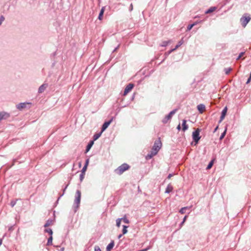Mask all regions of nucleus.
Listing matches in <instances>:
<instances>
[{
    "label": "nucleus",
    "instance_id": "obj_33",
    "mask_svg": "<svg viewBox=\"0 0 251 251\" xmlns=\"http://www.w3.org/2000/svg\"><path fill=\"white\" fill-rule=\"evenodd\" d=\"M121 221H122V219H121V218H118L116 220V226L118 227H120V226L121 225Z\"/></svg>",
    "mask_w": 251,
    "mask_h": 251
},
{
    "label": "nucleus",
    "instance_id": "obj_9",
    "mask_svg": "<svg viewBox=\"0 0 251 251\" xmlns=\"http://www.w3.org/2000/svg\"><path fill=\"white\" fill-rule=\"evenodd\" d=\"M31 103L29 102H21L16 105V107L19 110H22L24 108L26 107L27 104H30Z\"/></svg>",
    "mask_w": 251,
    "mask_h": 251
},
{
    "label": "nucleus",
    "instance_id": "obj_51",
    "mask_svg": "<svg viewBox=\"0 0 251 251\" xmlns=\"http://www.w3.org/2000/svg\"><path fill=\"white\" fill-rule=\"evenodd\" d=\"M2 242V239H0V246L1 245Z\"/></svg>",
    "mask_w": 251,
    "mask_h": 251
},
{
    "label": "nucleus",
    "instance_id": "obj_1",
    "mask_svg": "<svg viewBox=\"0 0 251 251\" xmlns=\"http://www.w3.org/2000/svg\"><path fill=\"white\" fill-rule=\"evenodd\" d=\"M161 142L160 140L159 139L158 140L155 141L153 146H152L151 151L150 152L146 155V159L147 160H149L151 159L153 156L155 155L159 150L161 147Z\"/></svg>",
    "mask_w": 251,
    "mask_h": 251
},
{
    "label": "nucleus",
    "instance_id": "obj_40",
    "mask_svg": "<svg viewBox=\"0 0 251 251\" xmlns=\"http://www.w3.org/2000/svg\"><path fill=\"white\" fill-rule=\"evenodd\" d=\"M4 20V17L3 16H1L0 17V25L1 24L2 22Z\"/></svg>",
    "mask_w": 251,
    "mask_h": 251
},
{
    "label": "nucleus",
    "instance_id": "obj_44",
    "mask_svg": "<svg viewBox=\"0 0 251 251\" xmlns=\"http://www.w3.org/2000/svg\"><path fill=\"white\" fill-rule=\"evenodd\" d=\"M133 10V5L132 3H131L129 6V11H131Z\"/></svg>",
    "mask_w": 251,
    "mask_h": 251
},
{
    "label": "nucleus",
    "instance_id": "obj_47",
    "mask_svg": "<svg viewBox=\"0 0 251 251\" xmlns=\"http://www.w3.org/2000/svg\"><path fill=\"white\" fill-rule=\"evenodd\" d=\"M173 176V174H170L168 176L167 178H168V179H170V178H171V177Z\"/></svg>",
    "mask_w": 251,
    "mask_h": 251
},
{
    "label": "nucleus",
    "instance_id": "obj_43",
    "mask_svg": "<svg viewBox=\"0 0 251 251\" xmlns=\"http://www.w3.org/2000/svg\"><path fill=\"white\" fill-rule=\"evenodd\" d=\"M251 81V75H250L249 77L248 78L247 82H246V84H248Z\"/></svg>",
    "mask_w": 251,
    "mask_h": 251
},
{
    "label": "nucleus",
    "instance_id": "obj_37",
    "mask_svg": "<svg viewBox=\"0 0 251 251\" xmlns=\"http://www.w3.org/2000/svg\"><path fill=\"white\" fill-rule=\"evenodd\" d=\"M84 177V173H81L79 176V179L80 181L81 182Z\"/></svg>",
    "mask_w": 251,
    "mask_h": 251
},
{
    "label": "nucleus",
    "instance_id": "obj_35",
    "mask_svg": "<svg viewBox=\"0 0 251 251\" xmlns=\"http://www.w3.org/2000/svg\"><path fill=\"white\" fill-rule=\"evenodd\" d=\"M187 208V207H182L181 208L180 210H179V212L181 213V214H184L185 213V210Z\"/></svg>",
    "mask_w": 251,
    "mask_h": 251
},
{
    "label": "nucleus",
    "instance_id": "obj_8",
    "mask_svg": "<svg viewBox=\"0 0 251 251\" xmlns=\"http://www.w3.org/2000/svg\"><path fill=\"white\" fill-rule=\"evenodd\" d=\"M133 87L134 84L132 83H129L128 85H127L125 89L124 95H126L131 90Z\"/></svg>",
    "mask_w": 251,
    "mask_h": 251
},
{
    "label": "nucleus",
    "instance_id": "obj_22",
    "mask_svg": "<svg viewBox=\"0 0 251 251\" xmlns=\"http://www.w3.org/2000/svg\"><path fill=\"white\" fill-rule=\"evenodd\" d=\"M183 43V39H182L180 41H179L178 42L175 48L174 49H173V50H176L179 47H180Z\"/></svg>",
    "mask_w": 251,
    "mask_h": 251
},
{
    "label": "nucleus",
    "instance_id": "obj_50",
    "mask_svg": "<svg viewBox=\"0 0 251 251\" xmlns=\"http://www.w3.org/2000/svg\"><path fill=\"white\" fill-rule=\"evenodd\" d=\"M123 234H120V235L118 236V239H120V238L122 237V236H123Z\"/></svg>",
    "mask_w": 251,
    "mask_h": 251
},
{
    "label": "nucleus",
    "instance_id": "obj_28",
    "mask_svg": "<svg viewBox=\"0 0 251 251\" xmlns=\"http://www.w3.org/2000/svg\"><path fill=\"white\" fill-rule=\"evenodd\" d=\"M121 219H122V220L125 223H126V224H129V221L127 219V218L126 217V216H125L123 218H121Z\"/></svg>",
    "mask_w": 251,
    "mask_h": 251
},
{
    "label": "nucleus",
    "instance_id": "obj_55",
    "mask_svg": "<svg viewBox=\"0 0 251 251\" xmlns=\"http://www.w3.org/2000/svg\"><path fill=\"white\" fill-rule=\"evenodd\" d=\"M59 200V199H57V201H56V203H58Z\"/></svg>",
    "mask_w": 251,
    "mask_h": 251
},
{
    "label": "nucleus",
    "instance_id": "obj_38",
    "mask_svg": "<svg viewBox=\"0 0 251 251\" xmlns=\"http://www.w3.org/2000/svg\"><path fill=\"white\" fill-rule=\"evenodd\" d=\"M87 167V166H86V165H84L83 166V167L82 168V169L81 170V173H84V174L85 173V172L86 170Z\"/></svg>",
    "mask_w": 251,
    "mask_h": 251
},
{
    "label": "nucleus",
    "instance_id": "obj_49",
    "mask_svg": "<svg viewBox=\"0 0 251 251\" xmlns=\"http://www.w3.org/2000/svg\"><path fill=\"white\" fill-rule=\"evenodd\" d=\"M218 126H217L216 127V128L214 129V132H216V130L218 129Z\"/></svg>",
    "mask_w": 251,
    "mask_h": 251
},
{
    "label": "nucleus",
    "instance_id": "obj_15",
    "mask_svg": "<svg viewBox=\"0 0 251 251\" xmlns=\"http://www.w3.org/2000/svg\"><path fill=\"white\" fill-rule=\"evenodd\" d=\"M105 9V6L102 7V8H101V10H100V12L99 16H98V19L99 20H102V16L103 15V13H104Z\"/></svg>",
    "mask_w": 251,
    "mask_h": 251
},
{
    "label": "nucleus",
    "instance_id": "obj_24",
    "mask_svg": "<svg viewBox=\"0 0 251 251\" xmlns=\"http://www.w3.org/2000/svg\"><path fill=\"white\" fill-rule=\"evenodd\" d=\"M45 232L48 233L50 236H52L53 232L50 228H46L44 230Z\"/></svg>",
    "mask_w": 251,
    "mask_h": 251
},
{
    "label": "nucleus",
    "instance_id": "obj_39",
    "mask_svg": "<svg viewBox=\"0 0 251 251\" xmlns=\"http://www.w3.org/2000/svg\"><path fill=\"white\" fill-rule=\"evenodd\" d=\"M94 251H101V250L99 246H96L95 247Z\"/></svg>",
    "mask_w": 251,
    "mask_h": 251
},
{
    "label": "nucleus",
    "instance_id": "obj_18",
    "mask_svg": "<svg viewBox=\"0 0 251 251\" xmlns=\"http://www.w3.org/2000/svg\"><path fill=\"white\" fill-rule=\"evenodd\" d=\"M53 220L51 219H49L45 224L44 226L45 227H48L49 226L52 225Z\"/></svg>",
    "mask_w": 251,
    "mask_h": 251
},
{
    "label": "nucleus",
    "instance_id": "obj_2",
    "mask_svg": "<svg viewBox=\"0 0 251 251\" xmlns=\"http://www.w3.org/2000/svg\"><path fill=\"white\" fill-rule=\"evenodd\" d=\"M81 191L79 190H77L75 195V199L74 201V205L73 206V208L75 213L77 211L79 207Z\"/></svg>",
    "mask_w": 251,
    "mask_h": 251
},
{
    "label": "nucleus",
    "instance_id": "obj_21",
    "mask_svg": "<svg viewBox=\"0 0 251 251\" xmlns=\"http://www.w3.org/2000/svg\"><path fill=\"white\" fill-rule=\"evenodd\" d=\"M216 9V7H211L210 8H209L208 10H207L205 12V14L210 13L213 12Z\"/></svg>",
    "mask_w": 251,
    "mask_h": 251
},
{
    "label": "nucleus",
    "instance_id": "obj_6",
    "mask_svg": "<svg viewBox=\"0 0 251 251\" xmlns=\"http://www.w3.org/2000/svg\"><path fill=\"white\" fill-rule=\"evenodd\" d=\"M177 109H175L171 111L167 115H166L164 119L162 120V122L163 124H166L169 120H170L172 116L176 113L177 111Z\"/></svg>",
    "mask_w": 251,
    "mask_h": 251
},
{
    "label": "nucleus",
    "instance_id": "obj_17",
    "mask_svg": "<svg viewBox=\"0 0 251 251\" xmlns=\"http://www.w3.org/2000/svg\"><path fill=\"white\" fill-rule=\"evenodd\" d=\"M226 112H227V108H226V107H225L223 109V110L222 111L221 115L220 117L221 118V120H224V119L225 117Z\"/></svg>",
    "mask_w": 251,
    "mask_h": 251
},
{
    "label": "nucleus",
    "instance_id": "obj_23",
    "mask_svg": "<svg viewBox=\"0 0 251 251\" xmlns=\"http://www.w3.org/2000/svg\"><path fill=\"white\" fill-rule=\"evenodd\" d=\"M52 239H53L52 235V236H50V237L48 239V242H47V246H50V245H52Z\"/></svg>",
    "mask_w": 251,
    "mask_h": 251
},
{
    "label": "nucleus",
    "instance_id": "obj_45",
    "mask_svg": "<svg viewBox=\"0 0 251 251\" xmlns=\"http://www.w3.org/2000/svg\"><path fill=\"white\" fill-rule=\"evenodd\" d=\"M89 159H86V161H85V165H86V166H88V163H89Z\"/></svg>",
    "mask_w": 251,
    "mask_h": 251
},
{
    "label": "nucleus",
    "instance_id": "obj_31",
    "mask_svg": "<svg viewBox=\"0 0 251 251\" xmlns=\"http://www.w3.org/2000/svg\"><path fill=\"white\" fill-rule=\"evenodd\" d=\"M226 128L225 131L221 134V135L220 137V140H222L223 138H224V137L226 135Z\"/></svg>",
    "mask_w": 251,
    "mask_h": 251
},
{
    "label": "nucleus",
    "instance_id": "obj_26",
    "mask_svg": "<svg viewBox=\"0 0 251 251\" xmlns=\"http://www.w3.org/2000/svg\"><path fill=\"white\" fill-rule=\"evenodd\" d=\"M197 23L196 22L192 24L189 25L187 27V30L188 31L190 30L194 26L197 25Z\"/></svg>",
    "mask_w": 251,
    "mask_h": 251
},
{
    "label": "nucleus",
    "instance_id": "obj_30",
    "mask_svg": "<svg viewBox=\"0 0 251 251\" xmlns=\"http://www.w3.org/2000/svg\"><path fill=\"white\" fill-rule=\"evenodd\" d=\"M231 70L232 69L231 68H226L224 69L225 73L226 75L228 74Z\"/></svg>",
    "mask_w": 251,
    "mask_h": 251
},
{
    "label": "nucleus",
    "instance_id": "obj_41",
    "mask_svg": "<svg viewBox=\"0 0 251 251\" xmlns=\"http://www.w3.org/2000/svg\"><path fill=\"white\" fill-rule=\"evenodd\" d=\"M187 218V216L186 215V216H184V218L183 219L182 222L180 224L181 225L183 224V223L185 222V220H186Z\"/></svg>",
    "mask_w": 251,
    "mask_h": 251
},
{
    "label": "nucleus",
    "instance_id": "obj_32",
    "mask_svg": "<svg viewBox=\"0 0 251 251\" xmlns=\"http://www.w3.org/2000/svg\"><path fill=\"white\" fill-rule=\"evenodd\" d=\"M213 160H211L208 164V165H207V167H206V169H210L212 166H213Z\"/></svg>",
    "mask_w": 251,
    "mask_h": 251
},
{
    "label": "nucleus",
    "instance_id": "obj_53",
    "mask_svg": "<svg viewBox=\"0 0 251 251\" xmlns=\"http://www.w3.org/2000/svg\"><path fill=\"white\" fill-rule=\"evenodd\" d=\"M64 251V248H61L60 250V251Z\"/></svg>",
    "mask_w": 251,
    "mask_h": 251
},
{
    "label": "nucleus",
    "instance_id": "obj_4",
    "mask_svg": "<svg viewBox=\"0 0 251 251\" xmlns=\"http://www.w3.org/2000/svg\"><path fill=\"white\" fill-rule=\"evenodd\" d=\"M251 19V17L249 14H244L240 19V22L242 26L245 27L248 23L250 21Z\"/></svg>",
    "mask_w": 251,
    "mask_h": 251
},
{
    "label": "nucleus",
    "instance_id": "obj_11",
    "mask_svg": "<svg viewBox=\"0 0 251 251\" xmlns=\"http://www.w3.org/2000/svg\"><path fill=\"white\" fill-rule=\"evenodd\" d=\"M48 84L47 83H43L42 85H41L39 89H38V92L39 93H43L45 90L48 87Z\"/></svg>",
    "mask_w": 251,
    "mask_h": 251
},
{
    "label": "nucleus",
    "instance_id": "obj_16",
    "mask_svg": "<svg viewBox=\"0 0 251 251\" xmlns=\"http://www.w3.org/2000/svg\"><path fill=\"white\" fill-rule=\"evenodd\" d=\"M182 130L183 131H185L188 129V126L186 124V120H182Z\"/></svg>",
    "mask_w": 251,
    "mask_h": 251
},
{
    "label": "nucleus",
    "instance_id": "obj_25",
    "mask_svg": "<svg viewBox=\"0 0 251 251\" xmlns=\"http://www.w3.org/2000/svg\"><path fill=\"white\" fill-rule=\"evenodd\" d=\"M123 229L122 230L123 234H125L127 232V228L128 227L127 226L123 225Z\"/></svg>",
    "mask_w": 251,
    "mask_h": 251
},
{
    "label": "nucleus",
    "instance_id": "obj_5",
    "mask_svg": "<svg viewBox=\"0 0 251 251\" xmlns=\"http://www.w3.org/2000/svg\"><path fill=\"white\" fill-rule=\"evenodd\" d=\"M200 131L201 129L198 128L192 133V138L196 144H197L201 139V136H200Z\"/></svg>",
    "mask_w": 251,
    "mask_h": 251
},
{
    "label": "nucleus",
    "instance_id": "obj_3",
    "mask_svg": "<svg viewBox=\"0 0 251 251\" xmlns=\"http://www.w3.org/2000/svg\"><path fill=\"white\" fill-rule=\"evenodd\" d=\"M130 168V166L126 163H123L121 166L118 167L115 170V172L119 175H122L125 171L128 170Z\"/></svg>",
    "mask_w": 251,
    "mask_h": 251
},
{
    "label": "nucleus",
    "instance_id": "obj_19",
    "mask_svg": "<svg viewBox=\"0 0 251 251\" xmlns=\"http://www.w3.org/2000/svg\"><path fill=\"white\" fill-rule=\"evenodd\" d=\"M173 187L171 185H168L166 188L165 193H169L173 190Z\"/></svg>",
    "mask_w": 251,
    "mask_h": 251
},
{
    "label": "nucleus",
    "instance_id": "obj_34",
    "mask_svg": "<svg viewBox=\"0 0 251 251\" xmlns=\"http://www.w3.org/2000/svg\"><path fill=\"white\" fill-rule=\"evenodd\" d=\"M17 200H12L10 202V205L12 207H13L16 204Z\"/></svg>",
    "mask_w": 251,
    "mask_h": 251
},
{
    "label": "nucleus",
    "instance_id": "obj_42",
    "mask_svg": "<svg viewBox=\"0 0 251 251\" xmlns=\"http://www.w3.org/2000/svg\"><path fill=\"white\" fill-rule=\"evenodd\" d=\"M175 50H173V49L169 50L168 52H165L166 55H168L170 53H171L172 51H174Z\"/></svg>",
    "mask_w": 251,
    "mask_h": 251
},
{
    "label": "nucleus",
    "instance_id": "obj_12",
    "mask_svg": "<svg viewBox=\"0 0 251 251\" xmlns=\"http://www.w3.org/2000/svg\"><path fill=\"white\" fill-rule=\"evenodd\" d=\"M197 109L200 113H202L205 109V106L203 104H200L197 106Z\"/></svg>",
    "mask_w": 251,
    "mask_h": 251
},
{
    "label": "nucleus",
    "instance_id": "obj_36",
    "mask_svg": "<svg viewBox=\"0 0 251 251\" xmlns=\"http://www.w3.org/2000/svg\"><path fill=\"white\" fill-rule=\"evenodd\" d=\"M245 51H243V52H241V53H240L239 55H238V56L236 58V60H239L240 58H241V57L245 54Z\"/></svg>",
    "mask_w": 251,
    "mask_h": 251
},
{
    "label": "nucleus",
    "instance_id": "obj_7",
    "mask_svg": "<svg viewBox=\"0 0 251 251\" xmlns=\"http://www.w3.org/2000/svg\"><path fill=\"white\" fill-rule=\"evenodd\" d=\"M113 119L114 117H112L109 121H106L103 124L101 128V132H103L105 130H106V129L108 127L110 124L112 123Z\"/></svg>",
    "mask_w": 251,
    "mask_h": 251
},
{
    "label": "nucleus",
    "instance_id": "obj_29",
    "mask_svg": "<svg viewBox=\"0 0 251 251\" xmlns=\"http://www.w3.org/2000/svg\"><path fill=\"white\" fill-rule=\"evenodd\" d=\"M68 186V184H67L65 186V187H64V188L63 190L62 194L61 195H60V196L58 197V199H60L64 195L65 191H66V189L67 188Z\"/></svg>",
    "mask_w": 251,
    "mask_h": 251
},
{
    "label": "nucleus",
    "instance_id": "obj_27",
    "mask_svg": "<svg viewBox=\"0 0 251 251\" xmlns=\"http://www.w3.org/2000/svg\"><path fill=\"white\" fill-rule=\"evenodd\" d=\"M170 43V41H163L161 45V47H166L168 46V45L169 44V43Z\"/></svg>",
    "mask_w": 251,
    "mask_h": 251
},
{
    "label": "nucleus",
    "instance_id": "obj_52",
    "mask_svg": "<svg viewBox=\"0 0 251 251\" xmlns=\"http://www.w3.org/2000/svg\"><path fill=\"white\" fill-rule=\"evenodd\" d=\"M223 120H221V118L220 117V120H219V123H221V122H222V121Z\"/></svg>",
    "mask_w": 251,
    "mask_h": 251
},
{
    "label": "nucleus",
    "instance_id": "obj_10",
    "mask_svg": "<svg viewBox=\"0 0 251 251\" xmlns=\"http://www.w3.org/2000/svg\"><path fill=\"white\" fill-rule=\"evenodd\" d=\"M10 117V114L5 112H0V121L5 120Z\"/></svg>",
    "mask_w": 251,
    "mask_h": 251
},
{
    "label": "nucleus",
    "instance_id": "obj_54",
    "mask_svg": "<svg viewBox=\"0 0 251 251\" xmlns=\"http://www.w3.org/2000/svg\"><path fill=\"white\" fill-rule=\"evenodd\" d=\"M118 46L117 47H116V48L114 49V50H113V51H115L116 50H117V49H118Z\"/></svg>",
    "mask_w": 251,
    "mask_h": 251
},
{
    "label": "nucleus",
    "instance_id": "obj_13",
    "mask_svg": "<svg viewBox=\"0 0 251 251\" xmlns=\"http://www.w3.org/2000/svg\"><path fill=\"white\" fill-rule=\"evenodd\" d=\"M94 140H91L89 142L88 144L86 146V148L85 150V153L88 152L90 151V150L91 149V148L94 145Z\"/></svg>",
    "mask_w": 251,
    "mask_h": 251
},
{
    "label": "nucleus",
    "instance_id": "obj_46",
    "mask_svg": "<svg viewBox=\"0 0 251 251\" xmlns=\"http://www.w3.org/2000/svg\"><path fill=\"white\" fill-rule=\"evenodd\" d=\"M176 128H177V129L178 130H180L181 129V126H180V124H179V125L177 126Z\"/></svg>",
    "mask_w": 251,
    "mask_h": 251
},
{
    "label": "nucleus",
    "instance_id": "obj_48",
    "mask_svg": "<svg viewBox=\"0 0 251 251\" xmlns=\"http://www.w3.org/2000/svg\"><path fill=\"white\" fill-rule=\"evenodd\" d=\"M13 230V226H11L10 227H9L8 230L12 231Z\"/></svg>",
    "mask_w": 251,
    "mask_h": 251
},
{
    "label": "nucleus",
    "instance_id": "obj_14",
    "mask_svg": "<svg viewBox=\"0 0 251 251\" xmlns=\"http://www.w3.org/2000/svg\"><path fill=\"white\" fill-rule=\"evenodd\" d=\"M114 246V241L112 240L110 243L106 247V251H110Z\"/></svg>",
    "mask_w": 251,
    "mask_h": 251
},
{
    "label": "nucleus",
    "instance_id": "obj_20",
    "mask_svg": "<svg viewBox=\"0 0 251 251\" xmlns=\"http://www.w3.org/2000/svg\"><path fill=\"white\" fill-rule=\"evenodd\" d=\"M102 132L101 131L98 133L95 134L93 136V140L94 141L97 140L101 135Z\"/></svg>",
    "mask_w": 251,
    "mask_h": 251
}]
</instances>
